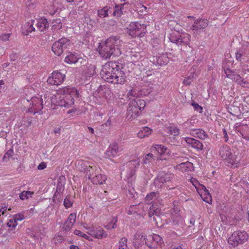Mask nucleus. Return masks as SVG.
<instances>
[{
    "instance_id": "obj_13",
    "label": "nucleus",
    "mask_w": 249,
    "mask_h": 249,
    "mask_svg": "<svg viewBox=\"0 0 249 249\" xmlns=\"http://www.w3.org/2000/svg\"><path fill=\"white\" fill-rule=\"evenodd\" d=\"M140 113V108L137 107L135 100L130 101L127 107L126 118L128 120H132L138 117Z\"/></svg>"
},
{
    "instance_id": "obj_26",
    "label": "nucleus",
    "mask_w": 249,
    "mask_h": 249,
    "mask_svg": "<svg viewBox=\"0 0 249 249\" xmlns=\"http://www.w3.org/2000/svg\"><path fill=\"white\" fill-rule=\"evenodd\" d=\"M153 62L155 65H166L168 62L167 58L164 55L156 56L153 58Z\"/></svg>"
},
{
    "instance_id": "obj_38",
    "label": "nucleus",
    "mask_w": 249,
    "mask_h": 249,
    "mask_svg": "<svg viewBox=\"0 0 249 249\" xmlns=\"http://www.w3.org/2000/svg\"><path fill=\"white\" fill-rule=\"evenodd\" d=\"M143 233L142 232H137L134 235V239L139 244L143 243L145 240Z\"/></svg>"
},
{
    "instance_id": "obj_60",
    "label": "nucleus",
    "mask_w": 249,
    "mask_h": 249,
    "mask_svg": "<svg viewBox=\"0 0 249 249\" xmlns=\"http://www.w3.org/2000/svg\"><path fill=\"white\" fill-rule=\"evenodd\" d=\"M191 182L192 183L193 185L196 187V188L197 185H198L199 184V182L195 178H192L191 179Z\"/></svg>"
},
{
    "instance_id": "obj_41",
    "label": "nucleus",
    "mask_w": 249,
    "mask_h": 249,
    "mask_svg": "<svg viewBox=\"0 0 249 249\" xmlns=\"http://www.w3.org/2000/svg\"><path fill=\"white\" fill-rule=\"evenodd\" d=\"M118 219L116 217H113L111 221L105 226V228L107 229H115L117 227L116 223Z\"/></svg>"
},
{
    "instance_id": "obj_46",
    "label": "nucleus",
    "mask_w": 249,
    "mask_h": 249,
    "mask_svg": "<svg viewBox=\"0 0 249 249\" xmlns=\"http://www.w3.org/2000/svg\"><path fill=\"white\" fill-rule=\"evenodd\" d=\"M155 148L158 153L160 155L165 153L167 150V147L161 144L156 145L155 147Z\"/></svg>"
},
{
    "instance_id": "obj_29",
    "label": "nucleus",
    "mask_w": 249,
    "mask_h": 249,
    "mask_svg": "<svg viewBox=\"0 0 249 249\" xmlns=\"http://www.w3.org/2000/svg\"><path fill=\"white\" fill-rule=\"evenodd\" d=\"M152 130L148 127H143L140 130L138 133L137 136L139 138L142 139L144 137H148L152 133Z\"/></svg>"
},
{
    "instance_id": "obj_32",
    "label": "nucleus",
    "mask_w": 249,
    "mask_h": 249,
    "mask_svg": "<svg viewBox=\"0 0 249 249\" xmlns=\"http://www.w3.org/2000/svg\"><path fill=\"white\" fill-rule=\"evenodd\" d=\"M79 57L77 54L70 53L65 58V62L68 64L76 63Z\"/></svg>"
},
{
    "instance_id": "obj_53",
    "label": "nucleus",
    "mask_w": 249,
    "mask_h": 249,
    "mask_svg": "<svg viewBox=\"0 0 249 249\" xmlns=\"http://www.w3.org/2000/svg\"><path fill=\"white\" fill-rule=\"evenodd\" d=\"M196 123V119H191L187 120L186 122L184 123L183 124L185 126H190L194 125Z\"/></svg>"
},
{
    "instance_id": "obj_52",
    "label": "nucleus",
    "mask_w": 249,
    "mask_h": 249,
    "mask_svg": "<svg viewBox=\"0 0 249 249\" xmlns=\"http://www.w3.org/2000/svg\"><path fill=\"white\" fill-rule=\"evenodd\" d=\"M7 225L8 227L11 228L12 229L15 228L17 226V222L14 220H10L9 222H8L7 224Z\"/></svg>"
},
{
    "instance_id": "obj_27",
    "label": "nucleus",
    "mask_w": 249,
    "mask_h": 249,
    "mask_svg": "<svg viewBox=\"0 0 249 249\" xmlns=\"http://www.w3.org/2000/svg\"><path fill=\"white\" fill-rule=\"evenodd\" d=\"M36 26L40 31H44L49 26L47 19L45 18H41L37 21Z\"/></svg>"
},
{
    "instance_id": "obj_51",
    "label": "nucleus",
    "mask_w": 249,
    "mask_h": 249,
    "mask_svg": "<svg viewBox=\"0 0 249 249\" xmlns=\"http://www.w3.org/2000/svg\"><path fill=\"white\" fill-rule=\"evenodd\" d=\"M192 106L194 107L195 110L198 111L200 113L202 112L203 108L196 103H192Z\"/></svg>"
},
{
    "instance_id": "obj_6",
    "label": "nucleus",
    "mask_w": 249,
    "mask_h": 249,
    "mask_svg": "<svg viewBox=\"0 0 249 249\" xmlns=\"http://www.w3.org/2000/svg\"><path fill=\"white\" fill-rule=\"evenodd\" d=\"M169 38L171 42L177 45L186 46L190 41L191 36L185 33L172 32Z\"/></svg>"
},
{
    "instance_id": "obj_40",
    "label": "nucleus",
    "mask_w": 249,
    "mask_h": 249,
    "mask_svg": "<svg viewBox=\"0 0 249 249\" xmlns=\"http://www.w3.org/2000/svg\"><path fill=\"white\" fill-rule=\"evenodd\" d=\"M140 205H132L130 206L128 210H127V213L128 214L131 215L138 213L139 212V208Z\"/></svg>"
},
{
    "instance_id": "obj_7",
    "label": "nucleus",
    "mask_w": 249,
    "mask_h": 249,
    "mask_svg": "<svg viewBox=\"0 0 249 249\" xmlns=\"http://www.w3.org/2000/svg\"><path fill=\"white\" fill-rule=\"evenodd\" d=\"M248 239V235L245 231H235L229 238L228 243L235 247L244 243Z\"/></svg>"
},
{
    "instance_id": "obj_45",
    "label": "nucleus",
    "mask_w": 249,
    "mask_h": 249,
    "mask_svg": "<svg viewBox=\"0 0 249 249\" xmlns=\"http://www.w3.org/2000/svg\"><path fill=\"white\" fill-rule=\"evenodd\" d=\"M64 206L66 209L71 207L72 205L73 202L71 196H67L64 200Z\"/></svg>"
},
{
    "instance_id": "obj_14",
    "label": "nucleus",
    "mask_w": 249,
    "mask_h": 249,
    "mask_svg": "<svg viewBox=\"0 0 249 249\" xmlns=\"http://www.w3.org/2000/svg\"><path fill=\"white\" fill-rule=\"evenodd\" d=\"M225 73L227 77L242 86L249 84L247 81H245L244 79L240 75L237 74L235 71H233L230 69H227L225 70Z\"/></svg>"
},
{
    "instance_id": "obj_20",
    "label": "nucleus",
    "mask_w": 249,
    "mask_h": 249,
    "mask_svg": "<svg viewBox=\"0 0 249 249\" xmlns=\"http://www.w3.org/2000/svg\"><path fill=\"white\" fill-rule=\"evenodd\" d=\"M34 20L30 19L22 27V32L24 35L27 36L29 33L35 31V28L34 27Z\"/></svg>"
},
{
    "instance_id": "obj_16",
    "label": "nucleus",
    "mask_w": 249,
    "mask_h": 249,
    "mask_svg": "<svg viewBox=\"0 0 249 249\" xmlns=\"http://www.w3.org/2000/svg\"><path fill=\"white\" fill-rule=\"evenodd\" d=\"M161 213V210L159 207L152 203L148 212V216L150 218L151 221H155L157 224V218H159V215Z\"/></svg>"
},
{
    "instance_id": "obj_12",
    "label": "nucleus",
    "mask_w": 249,
    "mask_h": 249,
    "mask_svg": "<svg viewBox=\"0 0 249 249\" xmlns=\"http://www.w3.org/2000/svg\"><path fill=\"white\" fill-rule=\"evenodd\" d=\"M65 78V74L58 71H54L48 77L47 82L52 85H59L64 82Z\"/></svg>"
},
{
    "instance_id": "obj_28",
    "label": "nucleus",
    "mask_w": 249,
    "mask_h": 249,
    "mask_svg": "<svg viewBox=\"0 0 249 249\" xmlns=\"http://www.w3.org/2000/svg\"><path fill=\"white\" fill-rule=\"evenodd\" d=\"M89 164L87 161L78 160L76 163V167L80 171L85 173Z\"/></svg>"
},
{
    "instance_id": "obj_8",
    "label": "nucleus",
    "mask_w": 249,
    "mask_h": 249,
    "mask_svg": "<svg viewBox=\"0 0 249 249\" xmlns=\"http://www.w3.org/2000/svg\"><path fill=\"white\" fill-rule=\"evenodd\" d=\"M127 29L129 35L133 37L137 36L141 37L146 32V26L138 22H131Z\"/></svg>"
},
{
    "instance_id": "obj_21",
    "label": "nucleus",
    "mask_w": 249,
    "mask_h": 249,
    "mask_svg": "<svg viewBox=\"0 0 249 249\" xmlns=\"http://www.w3.org/2000/svg\"><path fill=\"white\" fill-rule=\"evenodd\" d=\"M185 141L188 144L198 151H201L203 148V144L198 140L188 137L186 138Z\"/></svg>"
},
{
    "instance_id": "obj_64",
    "label": "nucleus",
    "mask_w": 249,
    "mask_h": 249,
    "mask_svg": "<svg viewBox=\"0 0 249 249\" xmlns=\"http://www.w3.org/2000/svg\"><path fill=\"white\" fill-rule=\"evenodd\" d=\"M171 249H182V248L181 246H172Z\"/></svg>"
},
{
    "instance_id": "obj_49",
    "label": "nucleus",
    "mask_w": 249,
    "mask_h": 249,
    "mask_svg": "<svg viewBox=\"0 0 249 249\" xmlns=\"http://www.w3.org/2000/svg\"><path fill=\"white\" fill-rule=\"evenodd\" d=\"M145 244L150 249H155L156 248V245L155 242H153L152 241L148 240L147 236L145 238L144 240Z\"/></svg>"
},
{
    "instance_id": "obj_58",
    "label": "nucleus",
    "mask_w": 249,
    "mask_h": 249,
    "mask_svg": "<svg viewBox=\"0 0 249 249\" xmlns=\"http://www.w3.org/2000/svg\"><path fill=\"white\" fill-rule=\"evenodd\" d=\"M243 56V54L239 52H237L235 53L236 59L238 61H241V58Z\"/></svg>"
},
{
    "instance_id": "obj_3",
    "label": "nucleus",
    "mask_w": 249,
    "mask_h": 249,
    "mask_svg": "<svg viewBox=\"0 0 249 249\" xmlns=\"http://www.w3.org/2000/svg\"><path fill=\"white\" fill-rule=\"evenodd\" d=\"M79 91L74 87L66 86L57 90V106L70 107L74 104V98H78Z\"/></svg>"
},
{
    "instance_id": "obj_17",
    "label": "nucleus",
    "mask_w": 249,
    "mask_h": 249,
    "mask_svg": "<svg viewBox=\"0 0 249 249\" xmlns=\"http://www.w3.org/2000/svg\"><path fill=\"white\" fill-rule=\"evenodd\" d=\"M122 150V149L119 146L117 143H113L111 144L107 149L105 156L107 158H113L118 155Z\"/></svg>"
},
{
    "instance_id": "obj_11",
    "label": "nucleus",
    "mask_w": 249,
    "mask_h": 249,
    "mask_svg": "<svg viewBox=\"0 0 249 249\" xmlns=\"http://www.w3.org/2000/svg\"><path fill=\"white\" fill-rule=\"evenodd\" d=\"M30 101V105H31L32 106L29 108V111L34 114L36 113H40L43 107L42 98L39 96H35L32 97Z\"/></svg>"
},
{
    "instance_id": "obj_61",
    "label": "nucleus",
    "mask_w": 249,
    "mask_h": 249,
    "mask_svg": "<svg viewBox=\"0 0 249 249\" xmlns=\"http://www.w3.org/2000/svg\"><path fill=\"white\" fill-rule=\"evenodd\" d=\"M223 133L224 135V138H225V142H227L228 141V136L225 129H223Z\"/></svg>"
},
{
    "instance_id": "obj_2",
    "label": "nucleus",
    "mask_w": 249,
    "mask_h": 249,
    "mask_svg": "<svg viewBox=\"0 0 249 249\" xmlns=\"http://www.w3.org/2000/svg\"><path fill=\"white\" fill-rule=\"evenodd\" d=\"M120 42L117 36H111L106 41L99 43L98 47L100 56L104 59L109 58L111 56H118L121 54L118 45Z\"/></svg>"
},
{
    "instance_id": "obj_48",
    "label": "nucleus",
    "mask_w": 249,
    "mask_h": 249,
    "mask_svg": "<svg viewBox=\"0 0 249 249\" xmlns=\"http://www.w3.org/2000/svg\"><path fill=\"white\" fill-rule=\"evenodd\" d=\"M74 233L75 234H76L80 237H83V238L88 239L89 241L92 240V239H90L89 236L88 235L83 233V232L79 230H74Z\"/></svg>"
},
{
    "instance_id": "obj_23",
    "label": "nucleus",
    "mask_w": 249,
    "mask_h": 249,
    "mask_svg": "<svg viewBox=\"0 0 249 249\" xmlns=\"http://www.w3.org/2000/svg\"><path fill=\"white\" fill-rule=\"evenodd\" d=\"M91 182L94 184H103L107 180L105 175L100 174L99 171L90 179Z\"/></svg>"
},
{
    "instance_id": "obj_44",
    "label": "nucleus",
    "mask_w": 249,
    "mask_h": 249,
    "mask_svg": "<svg viewBox=\"0 0 249 249\" xmlns=\"http://www.w3.org/2000/svg\"><path fill=\"white\" fill-rule=\"evenodd\" d=\"M127 239L126 238L123 237L121 239L118 243L119 249H128L127 245Z\"/></svg>"
},
{
    "instance_id": "obj_25",
    "label": "nucleus",
    "mask_w": 249,
    "mask_h": 249,
    "mask_svg": "<svg viewBox=\"0 0 249 249\" xmlns=\"http://www.w3.org/2000/svg\"><path fill=\"white\" fill-rule=\"evenodd\" d=\"M100 170L95 165L91 166L90 164L89 165V167L86 170L85 173L88 176L89 179H91L94 175L97 174Z\"/></svg>"
},
{
    "instance_id": "obj_19",
    "label": "nucleus",
    "mask_w": 249,
    "mask_h": 249,
    "mask_svg": "<svg viewBox=\"0 0 249 249\" xmlns=\"http://www.w3.org/2000/svg\"><path fill=\"white\" fill-rule=\"evenodd\" d=\"M76 217V213H71L67 220L64 223L63 229L66 231H69L73 227L75 222Z\"/></svg>"
},
{
    "instance_id": "obj_55",
    "label": "nucleus",
    "mask_w": 249,
    "mask_h": 249,
    "mask_svg": "<svg viewBox=\"0 0 249 249\" xmlns=\"http://www.w3.org/2000/svg\"><path fill=\"white\" fill-rule=\"evenodd\" d=\"M127 95L128 97H129V96L137 97L138 96V93L136 92V91L135 90L131 89L128 92Z\"/></svg>"
},
{
    "instance_id": "obj_18",
    "label": "nucleus",
    "mask_w": 249,
    "mask_h": 249,
    "mask_svg": "<svg viewBox=\"0 0 249 249\" xmlns=\"http://www.w3.org/2000/svg\"><path fill=\"white\" fill-rule=\"evenodd\" d=\"M140 160L139 159L131 160L128 162V166L130 169L127 176L128 178H132L135 174V169L140 166Z\"/></svg>"
},
{
    "instance_id": "obj_9",
    "label": "nucleus",
    "mask_w": 249,
    "mask_h": 249,
    "mask_svg": "<svg viewBox=\"0 0 249 249\" xmlns=\"http://www.w3.org/2000/svg\"><path fill=\"white\" fill-rule=\"evenodd\" d=\"M70 44V41L69 39L62 37L53 44L52 50L55 55L60 56Z\"/></svg>"
},
{
    "instance_id": "obj_22",
    "label": "nucleus",
    "mask_w": 249,
    "mask_h": 249,
    "mask_svg": "<svg viewBox=\"0 0 249 249\" xmlns=\"http://www.w3.org/2000/svg\"><path fill=\"white\" fill-rule=\"evenodd\" d=\"M44 98L46 100L45 101L44 105L45 106L50 107L51 106L53 109H54V107H53V105L54 107H56L57 104V95H53L51 96H46V95H45Z\"/></svg>"
},
{
    "instance_id": "obj_4",
    "label": "nucleus",
    "mask_w": 249,
    "mask_h": 249,
    "mask_svg": "<svg viewBox=\"0 0 249 249\" xmlns=\"http://www.w3.org/2000/svg\"><path fill=\"white\" fill-rule=\"evenodd\" d=\"M218 155L234 168L238 167L240 164L237 156L232 154L230 147L227 145H223L220 147Z\"/></svg>"
},
{
    "instance_id": "obj_59",
    "label": "nucleus",
    "mask_w": 249,
    "mask_h": 249,
    "mask_svg": "<svg viewBox=\"0 0 249 249\" xmlns=\"http://www.w3.org/2000/svg\"><path fill=\"white\" fill-rule=\"evenodd\" d=\"M46 167V164L45 162H42L40 163L37 166V169L39 170H43Z\"/></svg>"
},
{
    "instance_id": "obj_1",
    "label": "nucleus",
    "mask_w": 249,
    "mask_h": 249,
    "mask_svg": "<svg viewBox=\"0 0 249 249\" xmlns=\"http://www.w3.org/2000/svg\"><path fill=\"white\" fill-rule=\"evenodd\" d=\"M120 65L116 61L106 63L101 71L102 78L106 81L114 84H123L125 81V74L120 70Z\"/></svg>"
},
{
    "instance_id": "obj_30",
    "label": "nucleus",
    "mask_w": 249,
    "mask_h": 249,
    "mask_svg": "<svg viewBox=\"0 0 249 249\" xmlns=\"http://www.w3.org/2000/svg\"><path fill=\"white\" fill-rule=\"evenodd\" d=\"M147 240L152 241L153 242H155L156 246H157V244L159 246H161L163 244L162 238L160 235L156 234L148 235L147 236ZM156 248H157V247H156Z\"/></svg>"
},
{
    "instance_id": "obj_39",
    "label": "nucleus",
    "mask_w": 249,
    "mask_h": 249,
    "mask_svg": "<svg viewBox=\"0 0 249 249\" xmlns=\"http://www.w3.org/2000/svg\"><path fill=\"white\" fill-rule=\"evenodd\" d=\"M109 7L106 6L103 7L102 9L98 11V16L100 18H105L107 17L108 15V11Z\"/></svg>"
},
{
    "instance_id": "obj_5",
    "label": "nucleus",
    "mask_w": 249,
    "mask_h": 249,
    "mask_svg": "<svg viewBox=\"0 0 249 249\" xmlns=\"http://www.w3.org/2000/svg\"><path fill=\"white\" fill-rule=\"evenodd\" d=\"M174 178V175L170 173L160 172L155 178L154 181V185L157 189H160L163 187H166L168 190L175 188L174 185L171 187L167 186L166 184L170 182Z\"/></svg>"
},
{
    "instance_id": "obj_33",
    "label": "nucleus",
    "mask_w": 249,
    "mask_h": 249,
    "mask_svg": "<svg viewBox=\"0 0 249 249\" xmlns=\"http://www.w3.org/2000/svg\"><path fill=\"white\" fill-rule=\"evenodd\" d=\"M179 167L181 171L183 172L192 171L194 169L193 163L189 161L180 163Z\"/></svg>"
},
{
    "instance_id": "obj_24",
    "label": "nucleus",
    "mask_w": 249,
    "mask_h": 249,
    "mask_svg": "<svg viewBox=\"0 0 249 249\" xmlns=\"http://www.w3.org/2000/svg\"><path fill=\"white\" fill-rule=\"evenodd\" d=\"M65 180V177L64 176H61L59 178V180H58L57 187H56V190L55 192L54 196H53V201H54V197L56 196V194H60L63 193L64 189V181Z\"/></svg>"
},
{
    "instance_id": "obj_43",
    "label": "nucleus",
    "mask_w": 249,
    "mask_h": 249,
    "mask_svg": "<svg viewBox=\"0 0 249 249\" xmlns=\"http://www.w3.org/2000/svg\"><path fill=\"white\" fill-rule=\"evenodd\" d=\"M34 193L31 191H23L19 194V198L21 200L28 199L29 197H32Z\"/></svg>"
},
{
    "instance_id": "obj_54",
    "label": "nucleus",
    "mask_w": 249,
    "mask_h": 249,
    "mask_svg": "<svg viewBox=\"0 0 249 249\" xmlns=\"http://www.w3.org/2000/svg\"><path fill=\"white\" fill-rule=\"evenodd\" d=\"M10 34H3L0 36V38L2 41H7L8 40Z\"/></svg>"
},
{
    "instance_id": "obj_36",
    "label": "nucleus",
    "mask_w": 249,
    "mask_h": 249,
    "mask_svg": "<svg viewBox=\"0 0 249 249\" xmlns=\"http://www.w3.org/2000/svg\"><path fill=\"white\" fill-rule=\"evenodd\" d=\"M52 28L54 30H59L62 28V23L59 18L53 19L52 21Z\"/></svg>"
},
{
    "instance_id": "obj_42",
    "label": "nucleus",
    "mask_w": 249,
    "mask_h": 249,
    "mask_svg": "<svg viewBox=\"0 0 249 249\" xmlns=\"http://www.w3.org/2000/svg\"><path fill=\"white\" fill-rule=\"evenodd\" d=\"M154 160L153 155L152 153L146 154L143 159L142 163L145 164H149Z\"/></svg>"
},
{
    "instance_id": "obj_35",
    "label": "nucleus",
    "mask_w": 249,
    "mask_h": 249,
    "mask_svg": "<svg viewBox=\"0 0 249 249\" xmlns=\"http://www.w3.org/2000/svg\"><path fill=\"white\" fill-rule=\"evenodd\" d=\"M125 3L121 4H116L115 6V10L113 12V15L117 18H120L123 14V10Z\"/></svg>"
},
{
    "instance_id": "obj_15",
    "label": "nucleus",
    "mask_w": 249,
    "mask_h": 249,
    "mask_svg": "<svg viewBox=\"0 0 249 249\" xmlns=\"http://www.w3.org/2000/svg\"><path fill=\"white\" fill-rule=\"evenodd\" d=\"M86 229L89 230L88 233L93 237L102 239L107 236V234L104 231L102 228L99 227L95 228L94 227H86Z\"/></svg>"
},
{
    "instance_id": "obj_56",
    "label": "nucleus",
    "mask_w": 249,
    "mask_h": 249,
    "mask_svg": "<svg viewBox=\"0 0 249 249\" xmlns=\"http://www.w3.org/2000/svg\"><path fill=\"white\" fill-rule=\"evenodd\" d=\"M24 219V216L23 214H18L16 215L14 220L17 222V221H21Z\"/></svg>"
},
{
    "instance_id": "obj_31",
    "label": "nucleus",
    "mask_w": 249,
    "mask_h": 249,
    "mask_svg": "<svg viewBox=\"0 0 249 249\" xmlns=\"http://www.w3.org/2000/svg\"><path fill=\"white\" fill-rule=\"evenodd\" d=\"M192 133L199 139L205 140L208 137L206 132L201 129H196L192 130Z\"/></svg>"
},
{
    "instance_id": "obj_62",
    "label": "nucleus",
    "mask_w": 249,
    "mask_h": 249,
    "mask_svg": "<svg viewBox=\"0 0 249 249\" xmlns=\"http://www.w3.org/2000/svg\"><path fill=\"white\" fill-rule=\"evenodd\" d=\"M11 61H14L17 58V54L16 53H12L10 55Z\"/></svg>"
},
{
    "instance_id": "obj_63",
    "label": "nucleus",
    "mask_w": 249,
    "mask_h": 249,
    "mask_svg": "<svg viewBox=\"0 0 249 249\" xmlns=\"http://www.w3.org/2000/svg\"><path fill=\"white\" fill-rule=\"evenodd\" d=\"M86 130L87 132H89L91 134H94V129L91 127L88 126L87 129H86Z\"/></svg>"
},
{
    "instance_id": "obj_37",
    "label": "nucleus",
    "mask_w": 249,
    "mask_h": 249,
    "mask_svg": "<svg viewBox=\"0 0 249 249\" xmlns=\"http://www.w3.org/2000/svg\"><path fill=\"white\" fill-rule=\"evenodd\" d=\"M167 132L176 136L179 135V130L177 127L174 125H170L167 128Z\"/></svg>"
},
{
    "instance_id": "obj_50",
    "label": "nucleus",
    "mask_w": 249,
    "mask_h": 249,
    "mask_svg": "<svg viewBox=\"0 0 249 249\" xmlns=\"http://www.w3.org/2000/svg\"><path fill=\"white\" fill-rule=\"evenodd\" d=\"M14 150L13 148H10L9 150H8L6 153L4 154L3 160H5L6 159H9L10 157H11L13 154Z\"/></svg>"
},
{
    "instance_id": "obj_57",
    "label": "nucleus",
    "mask_w": 249,
    "mask_h": 249,
    "mask_svg": "<svg viewBox=\"0 0 249 249\" xmlns=\"http://www.w3.org/2000/svg\"><path fill=\"white\" fill-rule=\"evenodd\" d=\"M192 81V78L190 76H188L183 80V83L185 85H190Z\"/></svg>"
},
{
    "instance_id": "obj_34",
    "label": "nucleus",
    "mask_w": 249,
    "mask_h": 249,
    "mask_svg": "<svg viewBox=\"0 0 249 249\" xmlns=\"http://www.w3.org/2000/svg\"><path fill=\"white\" fill-rule=\"evenodd\" d=\"M159 193H155L154 192H152L148 194H147L145 197V201L147 203H149L151 201L152 203L154 204L156 203L155 201L159 197Z\"/></svg>"
},
{
    "instance_id": "obj_10",
    "label": "nucleus",
    "mask_w": 249,
    "mask_h": 249,
    "mask_svg": "<svg viewBox=\"0 0 249 249\" xmlns=\"http://www.w3.org/2000/svg\"><path fill=\"white\" fill-rule=\"evenodd\" d=\"M209 24V21L208 19L204 18H198L194 21L191 29L194 34H199L208 27Z\"/></svg>"
},
{
    "instance_id": "obj_47",
    "label": "nucleus",
    "mask_w": 249,
    "mask_h": 249,
    "mask_svg": "<svg viewBox=\"0 0 249 249\" xmlns=\"http://www.w3.org/2000/svg\"><path fill=\"white\" fill-rule=\"evenodd\" d=\"M135 104L137 107L140 108V111L143 109L145 106V102L143 100H135Z\"/></svg>"
}]
</instances>
